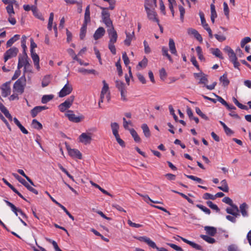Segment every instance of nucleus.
Listing matches in <instances>:
<instances>
[{
	"instance_id": "1",
	"label": "nucleus",
	"mask_w": 251,
	"mask_h": 251,
	"mask_svg": "<svg viewBox=\"0 0 251 251\" xmlns=\"http://www.w3.org/2000/svg\"><path fill=\"white\" fill-rule=\"evenodd\" d=\"M194 75L195 78L199 80L198 82L199 84H203L204 86L209 90H212L215 89V87L217 85V82L215 81L211 85H207L208 78L206 75L202 72H200L199 73H195Z\"/></svg>"
},
{
	"instance_id": "2",
	"label": "nucleus",
	"mask_w": 251,
	"mask_h": 251,
	"mask_svg": "<svg viewBox=\"0 0 251 251\" xmlns=\"http://www.w3.org/2000/svg\"><path fill=\"white\" fill-rule=\"evenodd\" d=\"M26 84V79L25 76H23L18 79L13 85V92L22 94L25 90Z\"/></svg>"
},
{
	"instance_id": "3",
	"label": "nucleus",
	"mask_w": 251,
	"mask_h": 251,
	"mask_svg": "<svg viewBox=\"0 0 251 251\" xmlns=\"http://www.w3.org/2000/svg\"><path fill=\"white\" fill-rule=\"evenodd\" d=\"M100 8L102 10L101 13L102 22L109 28L113 27L112 22L110 18V15L108 8L102 7H100Z\"/></svg>"
},
{
	"instance_id": "4",
	"label": "nucleus",
	"mask_w": 251,
	"mask_h": 251,
	"mask_svg": "<svg viewBox=\"0 0 251 251\" xmlns=\"http://www.w3.org/2000/svg\"><path fill=\"white\" fill-rule=\"evenodd\" d=\"M137 239L140 241L145 242L149 246L153 249H156L158 251H168L165 248L157 247L155 242L146 236H140L137 237Z\"/></svg>"
},
{
	"instance_id": "5",
	"label": "nucleus",
	"mask_w": 251,
	"mask_h": 251,
	"mask_svg": "<svg viewBox=\"0 0 251 251\" xmlns=\"http://www.w3.org/2000/svg\"><path fill=\"white\" fill-rule=\"evenodd\" d=\"M145 11L147 13V18L149 20L156 22L158 25H160L159 21L157 18V14L155 10V8H148L146 6Z\"/></svg>"
},
{
	"instance_id": "6",
	"label": "nucleus",
	"mask_w": 251,
	"mask_h": 251,
	"mask_svg": "<svg viewBox=\"0 0 251 251\" xmlns=\"http://www.w3.org/2000/svg\"><path fill=\"white\" fill-rule=\"evenodd\" d=\"M74 100L75 97L71 96L64 102L59 105L58 108L59 110L62 112H64L70 108L73 104Z\"/></svg>"
},
{
	"instance_id": "7",
	"label": "nucleus",
	"mask_w": 251,
	"mask_h": 251,
	"mask_svg": "<svg viewBox=\"0 0 251 251\" xmlns=\"http://www.w3.org/2000/svg\"><path fill=\"white\" fill-rule=\"evenodd\" d=\"M65 116L68 118L69 120L74 123H79L84 119V116L80 114L78 116H76L72 110H68Z\"/></svg>"
},
{
	"instance_id": "8",
	"label": "nucleus",
	"mask_w": 251,
	"mask_h": 251,
	"mask_svg": "<svg viewBox=\"0 0 251 251\" xmlns=\"http://www.w3.org/2000/svg\"><path fill=\"white\" fill-rule=\"evenodd\" d=\"M103 87L101 89V93H100V98L101 101H103V99L105 97L107 100L109 101L110 100V91L109 90V86L108 84L106 82L105 80H103L102 81Z\"/></svg>"
},
{
	"instance_id": "9",
	"label": "nucleus",
	"mask_w": 251,
	"mask_h": 251,
	"mask_svg": "<svg viewBox=\"0 0 251 251\" xmlns=\"http://www.w3.org/2000/svg\"><path fill=\"white\" fill-rule=\"evenodd\" d=\"M12 175L14 177L16 178L20 183L23 184L26 188L29 190L30 191L33 192V193L37 195L38 192L37 190L33 188L32 187L30 186L29 184L26 182V181L23 178H22L20 176H19L18 174L16 173H13Z\"/></svg>"
},
{
	"instance_id": "10",
	"label": "nucleus",
	"mask_w": 251,
	"mask_h": 251,
	"mask_svg": "<svg viewBox=\"0 0 251 251\" xmlns=\"http://www.w3.org/2000/svg\"><path fill=\"white\" fill-rule=\"evenodd\" d=\"M7 13L8 14V21L12 25H15L16 24V20L14 18L15 12L13 5L11 4L6 7Z\"/></svg>"
},
{
	"instance_id": "11",
	"label": "nucleus",
	"mask_w": 251,
	"mask_h": 251,
	"mask_svg": "<svg viewBox=\"0 0 251 251\" xmlns=\"http://www.w3.org/2000/svg\"><path fill=\"white\" fill-rule=\"evenodd\" d=\"M19 51L16 47H12L8 50L4 54V60L6 62L8 59L16 57Z\"/></svg>"
},
{
	"instance_id": "12",
	"label": "nucleus",
	"mask_w": 251,
	"mask_h": 251,
	"mask_svg": "<svg viewBox=\"0 0 251 251\" xmlns=\"http://www.w3.org/2000/svg\"><path fill=\"white\" fill-rule=\"evenodd\" d=\"M73 91L72 85L67 81V83L64 86L58 93V96L60 98H63L69 95Z\"/></svg>"
},
{
	"instance_id": "13",
	"label": "nucleus",
	"mask_w": 251,
	"mask_h": 251,
	"mask_svg": "<svg viewBox=\"0 0 251 251\" xmlns=\"http://www.w3.org/2000/svg\"><path fill=\"white\" fill-rule=\"evenodd\" d=\"M78 141L84 145L90 144L92 140V134L89 132L81 133L78 138Z\"/></svg>"
},
{
	"instance_id": "14",
	"label": "nucleus",
	"mask_w": 251,
	"mask_h": 251,
	"mask_svg": "<svg viewBox=\"0 0 251 251\" xmlns=\"http://www.w3.org/2000/svg\"><path fill=\"white\" fill-rule=\"evenodd\" d=\"M107 32L110 38L109 43L115 44L117 41L118 36L114 27L108 28Z\"/></svg>"
},
{
	"instance_id": "15",
	"label": "nucleus",
	"mask_w": 251,
	"mask_h": 251,
	"mask_svg": "<svg viewBox=\"0 0 251 251\" xmlns=\"http://www.w3.org/2000/svg\"><path fill=\"white\" fill-rule=\"evenodd\" d=\"M4 201L7 205L11 208L12 211L16 216H18V213H19L23 218L26 217L25 214H24L20 209H18L13 203L9 201L6 200H5Z\"/></svg>"
},
{
	"instance_id": "16",
	"label": "nucleus",
	"mask_w": 251,
	"mask_h": 251,
	"mask_svg": "<svg viewBox=\"0 0 251 251\" xmlns=\"http://www.w3.org/2000/svg\"><path fill=\"white\" fill-rule=\"evenodd\" d=\"M69 154L73 158L81 159L82 155L80 152L77 149H71L69 147L67 148Z\"/></svg>"
},
{
	"instance_id": "17",
	"label": "nucleus",
	"mask_w": 251,
	"mask_h": 251,
	"mask_svg": "<svg viewBox=\"0 0 251 251\" xmlns=\"http://www.w3.org/2000/svg\"><path fill=\"white\" fill-rule=\"evenodd\" d=\"M29 59L28 58L27 54L26 53H24V55L23 56H20L19 57L18 64L17 68L18 69H21L23 67H24L25 64L28 63Z\"/></svg>"
},
{
	"instance_id": "18",
	"label": "nucleus",
	"mask_w": 251,
	"mask_h": 251,
	"mask_svg": "<svg viewBox=\"0 0 251 251\" xmlns=\"http://www.w3.org/2000/svg\"><path fill=\"white\" fill-rule=\"evenodd\" d=\"M224 51L227 53L230 61H232L237 58L233 50L229 46H226L224 49Z\"/></svg>"
},
{
	"instance_id": "19",
	"label": "nucleus",
	"mask_w": 251,
	"mask_h": 251,
	"mask_svg": "<svg viewBox=\"0 0 251 251\" xmlns=\"http://www.w3.org/2000/svg\"><path fill=\"white\" fill-rule=\"evenodd\" d=\"M187 33L189 35H193L197 40L200 42H202V38L201 35L196 29L192 28H189L187 29Z\"/></svg>"
},
{
	"instance_id": "20",
	"label": "nucleus",
	"mask_w": 251,
	"mask_h": 251,
	"mask_svg": "<svg viewBox=\"0 0 251 251\" xmlns=\"http://www.w3.org/2000/svg\"><path fill=\"white\" fill-rule=\"evenodd\" d=\"M0 89L1 90V95L2 97H6L10 94V88L9 83H4L1 86Z\"/></svg>"
},
{
	"instance_id": "21",
	"label": "nucleus",
	"mask_w": 251,
	"mask_h": 251,
	"mask_svg": "<svg viewBox=\"0 0 251 251\" xmlns=\"http://www.w3.org/2000/svg\"><path fill=\"white\" fill-rule=\"evenodd\" d=\"M179 238H180L182 241H183L184 243L188 244L190 246H191L193 248H194L195 249L198 250V251H202V247L199 245V244H197L192 241H190L183 237H180L179 236H177Z\"/></svg>"
},
{
	"instance_id": "22",
	"label": "nucleus",
	"mask_w": 251,
	"mask_h": 251,
	"mask_svg": "<svg viewBox=\"0 0 251 251\" xmlns=\"http://www.w3.org/2000/svg\"><path fill=\"white\" fill-rule=\"evenodd\" d=\"M48 108L46 106H37L34 107L31 110V115L33 118L35 117L38 113L43 110H46Z\"/></svg>"
},
{
	"instance_id": "23",
	"label": "nucleus",
	"mask_w": 251,
	"mask_h": 251,
	"mask_svg": "<svg viewBox=\"0 0 251 251\" xmlns=\"http://www.w3.org/2000/svg\"><path fill=\"white\" fill-rule=\"evenodd\" d=\"M31 57L33 61L34 65L36 69L39 71L40 69L39 65V57L35 52L31 51Z\"/></svg>"
},
{
	"instance_id": "24",
	"label": "nucleus",
	"mask_w": 251,
	"mask_h": 251,
	"mask_svg": "<svg viewBox=\"0 0 251 251\" xmlns=\"http://www.w3.org/2000/svg\"><path fill=\"white\" fill-rule=\"evenodd\" d=\"M105 29L102 27H99L95 31L93 37L95 40H98L102 37L105 33Z\"/></svg>"
},
{
	"instance_id": "25",
	"label": "nucleus",
	"mask_w": 251,
	"mask_h": 251,
	"mask_svg": "<svg viewBox=\"0 0 251 251\" xmlns=\"http://www.w3.org/2000/svg\"><path fill=\"white\" fill-rule=\"evenodd\" d=\"M240 211L242 214V215L244 217H247L249 216L248 213V210L249 208L248 205L246 203H243L240 205L239 207Z\"/></svg>"
},
{
	"instance_id": "26",
	"label": "nucleus",
	"mask_w": 251,
	"mask_h": 251,
	"mask_svg": "<svg viewBox=\"0 0 251 251\" xmlns=\"http://www.w3.org/2000/svg\"><path fill=\"white\" fill-rule=\"evenodd\" d=\"M0 110L6 118H7L10 121H12V117L11 115L10 114L7 108L1 103H0Z\"/></svg>"
},
{
	"instance_id": "27",
	"label": "nucleus",
	"mask_w": 251,
	"mask_h": 251,
	"mask_svg": "<svg viewBox=\"0 0 251 251\" xmlns=\"http://www.w3.org/2000/svg\"><path fill=\"white\" fill-rule=\"evenodd\" d=\"M90 21V5H89L85 8L83 23L89 24Z\"/></svg>"
},
{
	"instance_id": "28",
	"label": "nucleus",
	"mask_w": 251,
	"mask_h": 251,
	"mask_svg": "<svg viewBox=\"0 0 251 251\" xmlns=\"http://www.w3.org/2000/svg\"><path fill=\"white\" fill-rule=\"evenodd\" d=\"M169 48L172 54L177 55V50L176 48L175 43L174 40L172 38L169 39Z\"/></svg>"
},
{
	"instance_id": "29",
	"label": "nucleus",
	"mask_w": 251,
	"mask_h": 251,
	"mask_svg": "<svg viewBox=\"0 0 251 251\" xmlns=\"http://www.w3.org/2000/svg\"><path fill=\"white\" fill-rule=\"evenodd\" d=\"M31 10L32 11L33 14L37 18L40 19L41 21H44V18L43 17L42 14L38 12V9L36 6L33 5L31 6Z\"/></svg>"
},
{
	"instance_id": "30",
	"label": "nucleus",
	"mask_w": 251,
	"mask_h": 251,
	"mask_svg": "<svg viewBox=\"0 0 251 251\" xmlns=\"http://www.w3.org/2000/svg\"><path fill=\"white\" fill-rule=\"evenodd\" d=\"M204 230L208 235L211 236H214L217 232L216 228L213 226H206L204 227Z\"/></svg>"
},
{
	"instance_id": "31",
	"label": "nucleus",
	"mask_w": 251,
	"mask_h": 251,
	"mask_svg": "<svg viewBox=\"0 0 251 251\" xmlns=\"http://www.w3.org/2000/svg\"><path fill=\"white\" fill-rule=\"evenodd\" d=\"M210 51L211 53L220 59H223L224 57L221 50L218 48H211Z\"/></svg>"
},
{
	"instance_id": "32",
	"label": "nucleus",
	"mask_w": 251,
	"mask_h": 251,
	"mask_svg": "<svg viewBox=\"0 0 251 251\" xmlns=\"http://www.w3.org/2000/svg\"><path fill=\"white\" fill-rule=\"evenodd\" d=\"M111 128L114 136L119 135V126L118 123L116 122L111 123Z\"/></svg>"
},
{
	"instance_id": "33",
	"label": "nucleus",
	"mask_w": 251,
	"mask_h": 251,
	"mask_svg": "<svg viewBox=\"0 0 251 251\" xmlns=\"http://www.w3.org/2000/svg\"><path fill=\"white\" fill-rule=\"evenodd\" d=\"M141 128L145 136L149 138L151 136V132L148 125L146 124H143L141 126Z\"/></svg>"
},
{
	"instance_id": "34",
	"label": "nucleus",
	"mask_w": 251,
	"mask_h": 251,
	"mask_svg": "<svg viewBox=\"0 0 251 251\" xmlns=\"http://www.w3.org/2000/svg\"><path fill=\"white\" fill-rule=\"evenodd\" d=\"M134 32H132V33L126 32V38L124 41L125 45L128 46L130 45L131 42L134 37Z\"/></svg>"
},
{
	"instance_id": "35",
	"label": "nucleus",
	"mask_w": 251,
	"mask_h": 251,
	"mask_svg": "<svg viewBox=\"0 0 251 251\" xmlns=\"http://www.w3.org/2000/svg\"><path fill=\"white\" fill-rule=\"evenodd\" d=\"M221 183L222 186L218 187V188L225 192H228L229 188L226 180V179H223L221 181Z\"/></svg>"
},
{
	"instance_id": "36",
	"label": "nucleus",
	"mask_w": 251,
	"mask_h": 251,
	"mask_svg": "<svg viewBox=\"0 0 251 251\" xmlns=\"http://www.w3.org/2000/svg\"><path fill=\"white\" fill-rule=\"evenodd\" d=\"M129 131L132 136V137L133 138L135 142L137 143H139L141 141V139L139 135H138L137 132L133 129L131 128L130 129H129Z\"/></svg>"
},
{
	"instance_id": "37",
	"label": "nucleus",
	"mask_w": 251,
	"mask_h": 251,
	"mask_svg": "<svg viewBox=\"0 0 251 251\" xmlns=\"http://www.w3.org/2000/svg\"><path fill=\"white\" fill-rule=\"evenodd\" d=\"M220 81L224 86H227L229 83V81L227 78L226 74H224L220 77Z\"/></svg>"
},
{
	"instance_id": "38",
	"label": "nucleus",
	"mask_w": 251,
	"mask_h": 251,
	"mask_svg": "<svg viewBox=\"0 0 251 251\" xmlns=\"http://www.w3.org/2000/svg\"><path fill=\"white\" fill-rule=\"evenodd\" d=\"M87 25L88 24L83 23L82 27H81L79 37L81 40L83 39L85 36Z\"/></svg>"
},
{
	"instance_id": "39",
	"label": "nucleus",
	"mask_w": 251,
	"mask_h": 251,
	"mask_svg": "<svg viewBox=\"0 0 251 251\" xmlns=\"http://www.w3.org/2000/svg\"><path fill=\"white\" fill-rule=\"evenodd\" d=\"M199 15L201 18V25L203 28L206 29L207 28H209L208 25L206 23L204 18V15L202 12L201 11L199 12Z\"/></svg>"
},
{
	"instance_id": "40",
	"label": "nucleus",
	"mask_w": 251,
	"mask_h": 251,
	"mask_svg": "<svg viewBox=\"0 0 251 251\" xmlns=\"http://www.w3.org/2000/svg\"><path fill=\"white\" fill-rule=\"evenodd\" d=\"M20 38V35L16 34L13 37L8 40L6 43V46L7 47H11L12 44L17 41Z\"/></svg>"
},
{
	"instance_id": "41",
	"label": "nucleus",
	"mask_w": 251,
	"mask_h": 251,
	"mask_svg": "<svg viewBox=\"0 0 251 251\" xmlns=\"http://www.w3.org/2000/svg\"><path fill=\"white\" fill-rule=\"evenodd\" d=\"M200 237L204 241L210 244H213L216 241L214 238L211 237L208 235H201Z\"/></svg>"
},
{
	"instance_id": "42",
	"label": "nucleus",
	"mask_w": 251,
	"mask_h": 251,
	"mask_svg": "<svg viewBox=\"0 0 251 251\" xmlns=\"http://www.w3.org/2000/svg\"><path fill=\"white\" fill-rule=\"evenodd\" d=\"M115 83L116 87L120 91L125 90V84L123 81L116 80Z\"/></svg>"
},
{
	"instance_id": "43",
	"label": "nucleus",
	"mask_w": 251,
	"mask_h": 251,
	"mask_svg": "<svg viewBox=\"0 0 251 251\" xmlns=\"http://www.w3.org/2000/svg\"><path fill=\"white\" fill-rule=\"evenodd\" d=\"M53 98V96L52 95H44L41 100V102L43 103H47Z\"/></svg>"
},
{
	"instance_id": "44",
	"label": "nucleus",
	"mask_w": 251,
	"mask_h": 251,
	"mask_svg": "<svg viewBox=\"0 0 251 251\" xmlns=\"http://www.w3.org/2000/svg\"><path fill=\"white\" fill-rule=\"evenodd\" d=\"M53 18H54V14H53V13L51 12L50 14L49 22H48V29L49 30H51V29H52Z\"/></svg>"
},
{
	"instance_id": "45",
	"label": "nucleus",
	"mask_w": 251,
	"mask_h": 251,
	"mask_svg": "<svg viewBox=\"0 0 251 251\" xmlns=\"http://www.w3.org/2000/svg\"><path fill=\"white\" fill-rule=\"evenodd\" d=\"M148 59L146 57H144L142 60L139 62L138 65L137 67L138 69H139V68H145L148 64Z\"/></svg>"
},
{
	"instance_id": "46",
	"label": "nucleus",
	"mask_w": 251,
	"mask_h": 251,
	"mask_svg": "<svg viewBox=\"0 0 251 251\" xmlns=\"http://www.w3.org/2000/svg\"><path fill=\"white\" fill-rule=\"evenodd\" d=\"M146 6L148 8H155L156 6H154L153 1H152L151 0H145L144 7L145 10Z\"/></svg>"
},
{
	"instance_id": "47",
	"label": "nucleus",
	"mask_w": 251,
	"mask_h": 251,
	"mask_svg": "<svg viewBox=\"0 0 251 251\" xmlns=\"http://www.w3.org/2000/svg\"><path fill=\"white\" fill-rule=\"evenodd\" d=\"M32 126L34 128L37 129H41L43 127L42 125L36 119L32 120Z\"/></svg>"
},
{
	"instance_id": "48",
	"label": "nucleus",
	"mask_w": 251,
	"mask_h": 251,
	"mask_svg": "<svg viewBox=\"0 0 251 251\" xmlns=\"http://www.w3.org/2000/svg\"><path fill=\"white\" fill-rule=\"evenodd\" d=\"M17 172L20 174L22 176H23L25 178V179L33 186H34V183L33 182V181L30 179V178L28 176H27L25 174V172H24V171L22 169H18L17 170Z\"/></svg>"
},
{
	"instance_id": "49",
	"label": "nucleus",
	"mask_w": 251,
	"mask_h": 251,
	"mask_svg": "<svg viewBox=\"0 0 251 251\" xmlns=\"http://www.w3.org/2000/svg\"><path fill=\"white\" fill-rule=\"evenodd\" d=\"M78 72L79 73H81L83 74L88 73V74H94L96 72L95 70H87L83 68H79L78 69Z\"/></svg>"
},
{
	"instance_id": "50",
	"label": "nucleus",
	"mask_w": 251,
	"mask_h": 251,
	"mask_svg": "<svg viewBox=\"0 0 251 251\" xmlns=\"http://www.w3.org/2000/svg\"><path fill=\"white\" fill-rule=\"evenodd\" d=\"M172 192H173L174 193H175L179 194V195L182 196L183 198L186 199L189 203H192V204L193 203V202H194L193 201L192 199H191L189 198H188L184 194H183L182 193H180V192H177V191H175V190H172Z\"/></svg>"
},
{
	"instance_id": "51",
	"label": "nucleus",
	"mask_w": 251,
	"mask_h": 251,
	"mask_svg": "<svg viewBox=\"0 0 251 251\" xmlns=\"http://www.w3.org/2000/svg\"><path fill=\"white\" fill-rule=\"evenodd\" d=\"M207 205L211 209L216 210L217 212L220 211L219 208L217 206V205L214 203H213L211 201H207L206 202Z\"/></svg>"
},
{
	"instance_id": "52",
	"label": "nucleus",
	"mask_w": 251,
	"mask_h": 251,
	"mask_svg": "<svg viewBox=\"0 0 251 251\" xmlns=\"http://www.w3.org/2000/svg\"><path fill=\"white\" fill-rule=\"evenodd\" d=\"M195 110L197 114L199 115L200 117H201L202 118L205 120H208V117L206 116V115L203 114L199 107H196Z\"/></svg>"
},
{
	"instance_id": "53",
	"label": "nucleus",
	"mask_w": 251,
	"mask_h": 251,
	"mask_svg": "<svg viewBox=\"0 0 251 251\" xmlns=\"http://www.w3.org/2000/svg\"><path fill=\"white\" fill-rule=\"evenodd\" d=\"M226 211L227 213L231 214L233 216H239L240 215L238 212H236L234 209L231 207H228L226 209Z\"/></svg>"
},
{
	"instance_id": "54",
	"label": "nucleus",
	"mask_w": 251,
	"mask_h": 251,
	"mask_svg": "<svg viewBox=\"0 0 251 251\" xmlns=\"http://www.w3.org/2000/svg\"><path fill=\"white\" fill-rule=\"evenodd\" d=\"M178 8H179V10L180 12V19L181 22H183L184 16L185 13V9L181 5H179L178 6Z\"/></svg>"
},
{
	"instance_id": "55",
	"label": "nucleus",
	"mask_w": 251,
	"mask_h": 251,
	"mask_svg": "<svg viewBox=\"0 0 251 251\" xmlns=\"http://www.w3.org/2000/svg\"><path fill=\"white\" fill-rule=\"evenodd\" d=\"M187 178H189L193 180L196 181L198 183H202V180L201 178L198 177L197 176H192V175H185Z\"/></svg>"
},
{
	"instance_id": "56",
	"label": "nucleus",
	"mask_w": 251,
	"mask_h": 251,
	"mask_svg": "<svg viewBox=\"0 0 251 251\" xmlns=\"http://www.w3.org/2000/svg\"><path fill=\"white\" fill-rule=\"evenodd\" d=\"M197 207L201 209L202 211H203L205 213L207 214H209L210 213V210L207 208L206 207L201 205V204H197Z\"/></svg>"
},
{
	"instance_id": "57",
	"label": "nucleus",
	"mask_w": 251,
	"mask_h": 251,
	"mask_svg": "<svg viewBox=\"0 0 251 251\" xmlns=\"http://www.w3.org/2000/svg\"><path fill=\"white\" fill-rule=\"evenodd\" d=\"M24 72H28V73H32V66L30 64L29 62L24 66Z\"/></svg>"
},
{
	"instance_id": "58",
	"label": "nucleus",
	"mask_w": 251,
	"mask_h": 251,
	"mask_svg": "<svg viewBox=\"0 0 251 251\" xmlns=\"http://www.w3.org/2000/svg\"><path fill=\"white\" fill-rule=\"evenodd\" d=\"M123 126L126 129H130L128 128V125L132 126V123L131 121H127L125 118H123Z\"/></svg>"
},
{
	"instance_id": "59",
	"label": "nucleus",
	"mask_w": 251,
	"mask_h": 251,
	"mask_svg": "<svg viewBox=\"0 0 251 251\" xmlns=\"http://www.w3.org/2000/svg\"><path fill=\"white\" fill-rule=\"evenodd\" d=\"M223 6H224V12L225 15L226 16V17L227 18H228L229 10L228 5L226 2H224L223 3Z\"/></svg>"
},
{
	"instance_id": "60",
	"label": "nucleus",
	"mask_w": 251,
	"mask_h": 251,
	"mask_svg": "<svg viewBox=\"0 0 251 251\" xmlns=\"http://www.w3.org/2000/svg\"><path fill=\"white\" fill-rule=\"evenodd\" d=\"M104 1L108 2L109 6L108 9L113 10L115 7L116 1L115 0H103Z\"/></svg>"
},
{
	"instance_id": "61",
	"label": "nucleus",
	"mask_w": 251,
	"mask_h": 251,
	"mask_svg": "<svg viewBox=\"0 0 251 251\" xmlns=\"http://www.w3.org/2000/svg\"><path fill=\"white\" fill-rule=\"evenodd\" d=\"M167 244L176 251H184V250L180 247L174 244L167 243Z\"/></svg>"
},
{
	"instance_id": "62",
	"label": "nucleus",
	"mask_w": 251,
	"mask_h": 251,
	"mask_svg": "<svg viewBox=\"0 0 251 251\" xmlns=\"http://www.w3.org/2000/svg\"><path fill=\"white\" fill-rule=\"evenodd\" d=\"M144 46V51L145 53L146 54L150 53L151 51V49L149 47L148 43L146 40H145L143 42Z\"/></svg>"
},
{
	"instance_id": "63",
	"label": "nucleus",
	"mask_w": 251,
	"mask_h": 251,
	"mask_svg": "<svg viewBox=\"0 0 251 251\" xmlns=\"http://www.w3.org/2000/svg\"><path fill=\"white\" fill-rule=\"evenodd\" d=\"M228 251H241L235 244H231L227 248Z\"/></svg>"
},
{
	"instance_id": "64",
	"label": "nucleus",
	"mask_w": 251,
	"mask_h": 251,
	"mask_svg": "<svg viewBox=\"0 0 251 251\" xmlns=\"http://www.w3.org/2000/svg\"><path fill=\"white\" fill-rule=\"evenodd\" d=\"M122 58L124 60V63L126 66H127V65L129 63V58L126 53V52L123 53L122 55Z\"/></svg>"
}]
</instances>
